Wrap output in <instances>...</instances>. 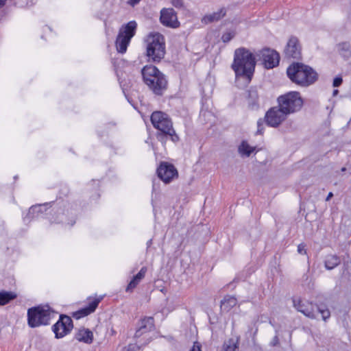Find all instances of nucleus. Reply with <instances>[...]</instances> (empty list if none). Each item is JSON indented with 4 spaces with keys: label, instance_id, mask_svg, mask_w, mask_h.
<instances>
[{
    "label": "nucleus",
    "instance_id": "obj_24",
    "mask_svg": "<svg viewBox=\"0 0 351 351\" xmlns=\"http://www.w3.org/2000/svg\"><path fill=\"white\" fill-rule=\"evenodd\" d=\"M255 149V147L250 146L246 141H242L238 147V152L242 157H249Z\"/></svg>",
    "mask_w": 351,
    "mask_h": 351
},
{
    "label": "nucleus",
    "instance_id": "obj_26",
    "mask_svg": "<svg viewBox=\"0 0 351 351\" xmlns=\"http://www.w3.org/2000/svg\"><path fill=\"white\" fill-rule=\"evenodd\" d=\"M337 50L339 54L345 59L351 57V46L348 42H342L337 45Z\"/></svg>",
    "mask_w": 351,
    "mask_h": 351
},
{
    "label": "nucleus",
    "instance_id": "obj_9",
    "mask_svg": "<svg viewBox=\"0 0 351 351\" xmlns=\"http://www.w3.org/2000/svg\"><path fill=\"white\" fill-rule=\"evenodd\" d=\"M154 127L158 130L157 138L162 143H165L168 138L174 143L179 141V137L173 128L171 119H166L159 124L158 126L156 125Z\"/></svg>",
    "mask_w": 351,
    "mask_h": 351
},
{
    "label": "nucleus",
    "instance_id": "obj_49",
    "mask_svg": "<svg viewBox=\"0 0 351 351\" xmlns=\"http://www.w3.org/2000/svg\"><path fill=\"white\" fill-rule=\"evenodd\" d=\"M291 332L289 334V341H291Z\"/></svg>",
    "mask_w": 351,
    "mask_h": 351
},
{
    "label": "nucleus",
    "instance_id": "obj_30",
    "mask_svg": "<svg viewBox=\"0 0 351 351\" xmlns=\"http://www.w3.org/2000/svg\"><path fill=\"white\" fill-rule=\"evenodd\" d=\"M315 311L316 313H319L321 314L322 319L325 322L330 317L329 309L324 304L316 305Z\"/></svg>",
    "mask_w": 351,
    "mask_h": 351
},
{
    "label": "nucleus",
    "instance_id": "obj_19",
    "mask_svg": "<svg viewBox=\"0 0 351 351\" xmlns=\"http://www.w3.org/2000/svg\"><path fill=\"white\" fill-rule=\"evenodd\" d=\"M75 339L80 342L90 344L93 341V333L88 328H82L75 334Z\"/></svg>",
    "mask_w": 351,
    "mask_h": 351
},
{
    "label": "nucleus",
    "instance_id": "obj_10",
    "mask_svg": "<svg viewBox=\"0 0 351 351\" xmlns=\"http://www.w3.org/2000/svg\"><path fill=\"white\" fill-rule=\"evenodd\" d=\"M288 114L278 105L269 108L265 113V120L267 125L278 127L287 119Z\"/></svg>",
    "mask_w": 351,
    "mask_h": 351
},
{
    "label": "nucleus",
    "instance_id": "obj_33",
    "mask_svg": "<svg viewBox=\"0 0 351 351\" xmlns=\"http://www.w3.org/2000/svg\"><path fill=\"white\" fill-rule=\"evenodd\" d=\"M228 344H224L222 351H235V348H237V343H234L233 340H230Z\"/></svg>",
    "mask_w": 351,
    "mask_h": 351
},
{
    "label": "nucleus",
    "instance_id": "obj_23",
    "mask_svg": "<svg viewBox=\"0 0 351 351\" xmlns=\"http://www.w3.org/2000/svg\"><path fill=\"white\" fill-rule=\"evenodd\" d=\"M341 263L339 256L335 254H328L325 257L324 266L328 270H331L338 266Z\"/></svg>",
    "mask_w": 351,
    "mask_h": 351
},
{
    "label": "nucleus",
    "instance_id": "obj_46",
    "mask_svg": "<svg viewBox=\"0 0 351 351\" xmlns=\"http://www.w3.org/2000/svg\"><path fill=\"white\" fill-rule=\"evenodd\" d=\"M152 239L149 240L147 243V247H149L152 245Z\"/></svg>",
    "mask_w": 351,
    "mask_h": 351
},
{
    "label": "nucleus",
    "instance_id": "obj_8",
    "mask_svg": "<svg viewBox=\"0 0 351 351\" xmlns=\"http://www.w3.org/2000/svg\"><path fill=\"white\" fill-rule=\"evenodd\" d=\"M136 22L135 21H131L127 24L122 25L119 29L115 41L116 48L119 53H124L126 52L132 38L136 34Z\"/></svg>",
    "mask_w": 351,
    "mask_h": 351
},
{
    "label": "nucleus",
    "instance_id": "obj_31",
    "mask_svg": "<svg viewBox=\"0 0 351 351\" xmlns=\"http://www.w3.org/2000/svg\"><path fill=\"white\" fill-rule=\"evenodd\" d=\"M146 346H142L136 341L134 343H129L128 346L123 348L122 351H141Z\"/></svg>",
    "mask_w": 351,
    "mask_h": 351
},
{
    "label": "nucleus",
    "instance_id": "obj_13",
    "mask_svg": "<svg viewBox=\"0 0 351 351\" xmlns=\"http://www.w3.org/2000/svg\"><path fill=\"white\" fill-rule=\"evenodd\" d=\"M160 180L165 184L170 183L174 178L178 177V173L176 167L167 162H162L156 170Z\"/></svg>",
    "mask_w": 351,
    "mask_h": 351
},
{
    "label": "nucleus",
    "instance_id": "obj_16",
    "mask_svg": "<svg viewBox=\"0 0 351 351\" xmlns=\"http://www.w3.org/2000/svg\"><path fill=\"white\" fill-rule=\"evenodd\" d=\"M293 306L298 311L311 319L316 318V305L308 301H302L301 300H293Z\"/></svg>",
    "mask_w": 351,
    "mask_h": 351
},
{
    "label": "nucleus",
    "instance_id": "obj_36",
    "mask_svg": "<svg viewBox=\"0 0 351 351\" xmlns=\"http://www.w3.org/2000/svg\"><path fill=\"white\" fill-rule=\"evenodd\" d=\"M257 134H263L264 130V123L261 119H258L257 121Z\"/></svg>",
    "mask_w": 351,
    "mask_h": 351
},
{
    "label": "nucleus",
    "instance_id": "obj_40",
    "mask_svg": "<svg viewBox=\"0 0 351 351\" xmlns=\"http://www.w3.org/2000/svg\"><path fill=\"white\" fill-rule=\"evenodd\" d=\"M189 351H202L200 343L199 342H195Z\"/></svg>",
    "mask_w": 351,
    "mask_h": 351
},
{
    "label": "nucleus",
    "instance_id": "obj_21",
    "mask_svg": "<svg viewBox=\"0 0 351 351\" xmlns=\"http://www.w3.org/2000/svg\"><path fill=\"white\" fill-rule=\"evenodd\" d=\"M147 270L146 267H143L138 274L134 276L126 287L127 292L132 291L138 285L141 280L145 277Z\"/></svg>",
    "mask_w": 351,
    "mask_h": 351
},
{
    "label": "nucleus",
    "instance_id": "obj_6",
    "mask_svg": "<svg viewBox=\"0 0 351 351\" xmlns=\"http://www.w3.org/2000/svg\"><path fill=\"white\" fill-rule=\"evenodd\" d=\"M155 330L154 319L153 317H144L138 320L134 339L142 346L148 345L155 338L151 332Z\"/></svg>",
    "mask_w": 351,
    "mask_h": 351
},
{
    "label": "nucleus",
    "instance_id": "obj_39",
    "mask_svg": "<svg viewBox=\"0 0 351 351\" xmlns=\"http://www.w3.org/2000/svg\"><path fill=\"white\" fill-rule=\"evenodd\" d=\"M171 3L174 7L177 8H181L184 5L182 0H171Z\"/></svg>",
    "mask_w": 351,
    "mask_h": 351
},
{
    "label": "nucleus",
    "instance_id": "obj_28",
    "mask_svg": "<svg viewBox=\"0 0 351 351\" xmlns=\"http://www.w3.org/2000/svg\"><path fill=\"white\" fill-rule=\"evenodd\" d=\"M16 298V294L12 291H0V306L5 305Z\"/></svg>",
    "mask_w": 351,
    "mask_h": 351
},
{
    "label": "nucleus",
    "instance_id": "obj_44",
    "mask_svg": "<svg viewBox=\"0 0 351 351\" xmlns=\"http://www.w3.org/2000/svg\"><path fill=\"white\" fill-rule=\"evenodd\" d=\"M6 1L7 0H0V8H2L5 5Z\"/></svg>",
    "mask_w": 351,
    "mask_h": 351
},
{
    "label": "nucleus",
    "instance_id": "obj_22",
    "mask_svg": "<svg viewBox=\"0 0 351 351\" xmlns=\"http://www.w3.org/2000/svg\"><path fill=\"white\" fill-rule=\"evenodd\" d=\"M237 304L236 298L226 295L221 301L220 308L222 311L228 312Z\"/></svg>",
    "mask_w": 351,
    "mask_h": 351
},
{
    "label": "nucleus",
    "instance_id": "obj_11",
    "mask_svg": "<svg viewBox=\"0 0 351 351\" xmlns=\"http://www.w3.org/2000/svg\"><path fill=\"white\" fill-rule=\"evenodd\" d=\"M73 328L71 318L66 315L62 314L60 315L58 321L53 325L52 331L56 339H60L70 333Z\"/></svg>",
    "mask_w": 351,
    "mask_h": 351
},
{
    "label": "nucleus",
    "instance_id": "obj_43",
    "mask_svg": "<svg viewBox=\"0 0 351 351\" xmlns=\"http://www.w3.org/2000/svg\"><path fill=\"white\" fill-rule=\"evenodd\" d=\"M332 197H333V193L332 192H330L326 198V201H329Z\"/></svg>",
    "mask_w": 351,
    "mask_h": 351
},
{
    "label": "nucleus",
    "instance_id": "obj_38",
    "mask_svg": "<svg viewBox=\"0 0 351 351\" xmlns=\"http://www.w3.org/2000/svg\"><path fill=\"white\" fill-rule=\"evenodd\" d=\"M234 35L230 32H227L223 34L221 40L223 43H228L232 40Z\"/></svg>",
    "mask_w": 351,
    "mask_h": 351
},
{
    "label": "nucleus",
    "instance_id": "obj_25",
    "mask_svg": "<svg viewBox=\"0 0 351 351\" xmlns=\"http://www.w3.org/2000/svg\"><path fill=\"white\" fill-rule=\"evenodd\" d=\"M226 15V10L223 8H221L219 11L214 12L209 15H206L203 19L202 22L205 23H210L214 21H217L223 18Z\"/></svg>",
    "mask_w": 351,
    "mask_h": 351
},
{
    "label": "nucleus",
    "instance_id": "obj_41",
    "mask_svg": "<svg viewBox=\"0 0 351 351\" xmlns=\"http://www.w3.org/2000/svg\"><path fill=\"white\" fill-rule=\"evenodd\" d=\"M298 252L299 254H306V249H305V245L302 243L298 245Z\"/></svg>",
    "mask_w": 351,
    "mask_h": 351
},
{
    "label": "nucleus",
    "instance_id": "obj_7",
    "mask_svg": "<svg viewBox=\"0 0 351 351\" xmlns=\"http://www.w3.org/2000/svg\"><path fill=\"white\" fill-rule=\"evenodd\" d=\"M278 105L288 115L300 111L303 106L304 101L298 91H290L277 98Z\"/></svg>",
    "mask_w": 351,
    "mask_h": 351
},
{
    "label": "nucleus",
    "instance_id": "obj_18",
    "mask_svg": "<svg viewBox=\"0 0 351 351\" xmlns=\"http://www.w3.org/2000/svg\"><path fill=\"white\" fill-rule=\"evenodd\" d=\"M101 300V298H95L93 300L89 302L87 306L82 308L76 312H74L73 313V317L77 319H79L82 317L90 315L96 310Z\"/></svg>",
    "mask_w": 351,
    "mask_h": 351
},
{
    "label": "nucleus",
    "instance_id": "obj_29",
    "mask_svg": "<svg viewBox=\"0 0 351 351\" xmlns=\"http://www.w3.org/2000/svg\"><path fill=\"white\" fill-rule=\"evenodd\" d=\"M342 276H351V259L348 256L343 259Z\"/></svg>",
    "mask_w": 351,
    "mask_h": 351
},
{
    "label": "nucleus",
    "instance_id": "obj_50",
    "mask_svg": "<svg viewBox=\"0 0 351 351\" xmlns=\"http://www.w3.org/2000/svg\"><path fill=\"white\" fill-rule=\"evenodd\" d=\"M345 170H346L345 167L342 168V171H345Z\"/></svg>",
    "mask_w": 351,
    "mask_h": 351
},
{
    "label": "nucleus",
    "instance_id": "obj_27",
    "mask_svg": "<svg viewBox=\"0 0 351 351\" xmlns=\"http://www.w3.org/2000/svg\"><path fill=\"white\" fill-rule=\"evenodd\" d=\"M166 119H170L167 114H165L161 111L154 112L151 116V122H152L153 126H154L156 125L157 126H158L159 124H160L162 122H163Z\"/></svg>",
    "mask_w": 351,
    "mask_h": 351
},
{
    "label": "nucleus",
    "instance_id": "obj_35",
    "mask_svg": "<svg viewBox=\"0 0 351 351\" xmlns=\"http://www.w3.org/2000/svg\"><path fill=\"white\" fill-rule=\"evenodd\" d=\"M60 210H61V212L58 211V222L62 223H66V216L65 213L62 211L63 210L62 209H60Z\"/></svg>",
    "mask_w": 351,
    "mask_h": 351
},
{
    "label": "nucleus",
    "instance_id": "obj_3",
    "mask_svg": "<svg viewBox=\"0 0 351 351\" xmlns=\"http://www.w3.org/2000/svg\"><path fill=\"white\" fill-rule=\"evenodd\" d=\"M287 75L294 84L302 87L313 84L318 80V73L310 66L302 62H293L287 69Z\"/></svg>",
    "mask_w": 351,
    "mask_h": 351
},
{
    "label": "nucleus",
    "instance_id": "obj_17",
    "mask_svg": "<svg viewBox=\"0 0 351 351\" xmlns=\"http://www.w3.org/2000/svg\"><path fill=\"white\" fill-rule=\"evenodd\" d=\"M51 204V202L32 206L26 216L23 217L24 222L29 223L32 219L39 217L47 211Z\"/></svg>",
    "mask_w": 351,
    "mask_h": 351
},
{
    "label": "nucleus",
    "instance_id": "obj_12",
    "mask_svg": "<svg viewBox=\"0 0 351 351\" xmlns=\"http://www.w3.org/2000/svg\"><path fill=\"white\" fill-rule=\"evenodd\" d=\"M285 58L300 60L302 58V45L298 37L291 36L287 41L283 51Z\"/></svg>",
    "mask_w": 351,
    "mask_h": 351
},
{
    "label": "nucleus",
    "instance_id": "obj_42",
    "mask_svg": "<svg viewBox=\"0 0 351 351\" xmlns=\"http://www.w3.org/2000/svg\"><path fill=\"white\" fill-rule=\"evenodd\" d=\"M141 1V0H129L128 3L131 6L134 7L135 5L138 4Z\"/></svg>",
    "mask_w": 351,
    "mask_h": 351
},
{
    "label": "nucleus",
    "instance_id": "obj_20",
    "mask_svg": "<svg viewBox=\"0 0 351 351\" xmlns=\"http://www.w3.org/2000/svg\"><path fill=\"white\" fill-rule=\"evenodd\" d=\"M247 99L249 107L252 109H258V94L255 88H250L247 91Z\"/></svg>",
    "mask_w": 351,
    "mask_h": 351
},
{
    "label": "nucleus",
    "instance_id": "obj_47",
    "mask_svg": "<svg viewBox=\"0 0 351 351\" xmlns=\"http://www.w3.org/2000/svg\"><path fill=\"white\" fill-rule=\"evenodd\" d=\"M71 223H70V225L72 226L75 223V219H72V220H71Z\"/></svg>",
    "mask_w": 351,
    "mask_h": 351
},
{
    "label": "nucleus",
    "instance_id": "obj_5",
    "mask_svg": "<svg viewBox=\"0 0 351 351\" xmlns=\"http://www.w3.org/2000/svg\"><path fill=\"white\" fill-rule=\"evenodd\" d=\"M147 46V56L154 62H159L165 55V37L160 33H152L149 35Z\"/></svg>",
    "mask_w": 351,
    "mask_h": 351
},
{
    "label": "nucleus",
    "instance_id": "obj_37",
    "mask_svg": "<svg viewBox=\"0 0 351 351\" xmlns=\"http://www.w3.org/2000/svg\"><path fill=\"white\" fill-rule=\"evenodd\" d=\"M343 78L341 76H337L334 78L332 82V86L334 87H339L342 84Z\"/></svg>",
    "mask_w": 351,
    "mask_h": 351
},
{
    "label": "nucleus",
    "instance_id": "obj_2",
    "mask_svg": "<svg viewBox=\"0 0 351 351\" xmlns=\"http://www.w3.org/2000/svg\"><path fill=\"white\" fill-rule=\"evenodd\" d=\"M143 83L155 95L162 96L168 88L167 76L154 65H146L141 69Z\"/></svg>",
    "mask_w": 351,
    "mask_h": 351
},
{
    "label": "nucleus",
    "instance_id": "obj_45",
    "mask_svg": "<svg viewBox=\"0 0 351 351\" xmlns=\"http://www.w3.org/2000/svg\"><path fill=\"white\" fill-rule=\"evenodd\" d=\"M339 93V90L337 89H335L332 93L333 96H336Z\"/></svg>",
    "mask_w": 351,
    "mask_h": 351
},
{
    "label": "nucleus",
    "instance_id": "obj_48",
    "mask_svg": "<svg viewBox=\"0 0 351 351\" xmlns=\"http://www.w3.org/2000/svg\"><path fill=\"white\" fill-rule=\"evenodd\" d=\"M109 124H111V125H113V126L116 125V123H114V122L110 123Z\"/></svg>",
    "mask_w": 351,
    "mask_h": 351
},
{
    "label": "nucleus",
    "instance_id": "obj_34",
    "mask_svg": "<svg viewBox=\"0 0 351 351\" xmlns=\"http://www.w3.org/2000/svg\"><path fill=\"white\" fill-rule=\"evenodd\" d=\"M276 335L274 337L272 340L269 343V346L271 347H276L280 345V340L278 338V330H276Z\"/></svg>",
    "mask_w": 351,
    "mask_h": 351
},
{
    "label": "nucleus",
    "instance_id": "obj_15",
    "mask_svg": "<svg viewBox=\"0 0 351 351\" xmlns=\"http://www.w3.org/2000/svg\"><path fill=\"white\" fill-rule=\"evenodd\" d=\"M160 23L169 27L176 28L179 27L180 22L178 21L177 13L173 8H163L160 11Z\"/></svg>",
    "mask_w": 351,
    "mask_h": 351
},
{
    "label": "nucleus",
    "instance_id": "obj_1",
    "mask_svg": "<svg viewBox=\"0 0 351 351\" xmlns=\"http://www.w3.org/2000/svg\"><path fill=\"white\" fill-rule=\"evenodd\" d=\"M256 63L255 56L249 49L240 47L234 51L231 68L234 71L236 77H241L250 82L255 71Z\"/></svg>",
    "mask_w": 351,
    "mask_h": 351
},
{
    "label": "nucleus",
    "instance_id": "obj_32",
    "mask_svg": "<svg viewBox=\"0 0 351 351\" xmlns=\"http://www.w3.org/2000/svg\"><path fill=\"white\" fill-rule=\"evenodd\" d=\"M15 3L21 8L29 7L34 4V0H16Z\"/></svg>",
    "mask_w": 351,
    "mask_h": 351
},
{
    "label": "nucleus",
    "instance_id": "obj_4",
    "mask_svg": "<svg viewBox=\"0 0 351 351\" xmlns=\"http://www.w3.org/2000/svg\"><path fill=\"white\" fill-rule=\"evenodd\" d=\"M55 312L48 306H37L27 310V323L29 327L36 328L49 325Z\"/></svg>",
    "mask_w": 351,
    "mask_h": 351
},
{
    "label": "nucleus",
    "instance_id": "obj_14",
    "mask_svg": "<svg viewBox=\"0 0 351 351\" xmlns=\"http://www.w3.org/2000/svg\"><path fill=\"white\" fill-rule=\"evenodd\" d=\"M258 55L266 69H273L279 64L280 56L274 49L264 48L259 51Z\"/></svg>",
    "mask_w": 351,
    "mask_h": 351
}]
</instances>
